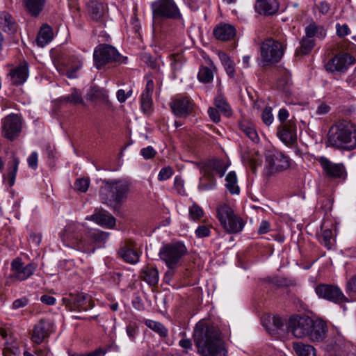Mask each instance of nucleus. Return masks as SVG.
Returning a JSON list of instances; mask_svg holds the SVG:
<instances>
[{
	"label": "nucleus",
	"instance_id": "obj_42",
	"mask_svg": "<svg viewBox=\"0 0 356 356\" xmlns=\"http://www.w3.org/2000/svg\"><path fill=\"white\" fill-rule=\"evenodd\" d=\"M215 67L212 63L209 64V66H202L197 74L198 80L202 83H209L213 79V70Z\"/></svg>",
	"mask_w": 356,
	"mask_h": 356
},
{
	"label": "nucleus",
	"instance_id": "obj_32",
	"mask_svg": "<svg viewBox=\"0 0 356 356\" xmlns=\"http://www.w3.org/2000/svg\"><path fill=\"white\" fill-rule=\"evenodd\" d=\"M240 131L250 138L254 143L259 141V137L256 130L254 124L247 120L241 121L238 123Z\"/></svg>",
	"mask_w": 356,
	"mask_h": 356
},
{
	"label": "nucleus",
	"instance_id": "obj_51",
	"mask_svg": "<svg viewBox=\"0 0 356 356\" xmlns=\"http://www.w3.org/2000/svg\"><path fill=\"white\" fill-rule=\"evenodd\" d=\"M126 333L131 342L135 343L139 333V327L136 322H129L126 326Z\"/></svg>",
	"mask_w": 356,
	"mask_h": 356
},
{
	"label": "nucleus",
	"instance_id": "obj_21",
	"mask_svg": "<svg viewBox=\"0 0 356 356\" xmlns=\"http://www.w3.org/2000/svg\"><path fill=\"white\" fill-rule=\"evenodd\" d=\"M327 331V326L323 320L312 318V325L308 330L309 333L307 334L306 338L312 342H322L326 338Z\"/></svg>",
	"mask_w": 356,
	"mask_h": 356
},
{
	"label": "nucleus",
	"instance_id": "obj_57",
	"mask_svg": "<svg viewBox=\"0 0 356 356\" xmlns=\"http://www.w3.org/2000/svg\"><path fill=\"white\" fill-rule=\"evenodd\" d=\"M195 235L198 238H203L209 236L211 234L210 228L209 226L202 225L197 227L195 232Z\"/></svg>",
	"mask_w": 356,
	"mask_h": 356
},
{
	"label": "nucleus",
	"instance_id": "obj_7",
	"mask_svg": "<svg viewBox=\"0 0 356 356\" xmlns=\"http://www.w3.org/2000/svg\"><path fill=\"white\" fill-rule=\"evenodd\" d=\"M93 59L95 65L101 69L106 64L113 63H125L126 57H122L118 50L110 44H100L94 50Z\"/></svg>",
	"mask_w": 356,
	"mask_h": 356
},
{
	"label": "nucleus",
	"instance_id": "obj_22",
	"mask_svg": "<svg viewBox=\"0 0 356 356\" xmlns=\"http://www.w3.org/2000/svg\"><path fill=\"white\" fill-rule=\"evenodd\" d=\"M29 70L28 63L21 62L18 66L10 70L9 76L13 85L19 86L26 82L29 77Z\"/></svg>",
	"mask_w": 356,
	"mask_h": 356
},
{
	"label": "nucleus",
	"instance_id": "obj_54",
	"mask_svg": "<svg viewBox=\"0 0 356 356\" xmlns=\"http://www.w3.org/2000/svg\"><path fill=\"white\" fill-rule=\"evenodd\" d=\"M261 120L267 126H270L273 123L274 117L272 113L271 107L267 106L264 109L261 113Z\"/></svg>",
	"mask_w": 356,
	"mask_h": 356
},
{
	"label": "nucleus",
	"instance_id": "obj_48",
	"mask_svg": "<svg viewBox=\"0 0 356 356\" xmlns=\"http://www.w3.org/2000/svg\"><path fill=\"white\" fill-rule=\"evenodd\" d=\"M219 58L227 74V75L232 78L235 74V67L234 62L230 58L223 52L219 54Z\"/></svg>",
	"mask_w": 356,
	"mask_h": 356
},
{
	"label": "nucleus",
	"instance_id": "obj_36",
	"mask_svg": "<svg viewBox=\"0 0 356 356\" xmlns=\"http://www.w3.org/2000/svg\"><path fill=\"white\" fill-rule=\"evenodd\" d=\"M333 225L330 224V227L326 225V222H323L321 225V235L319 238L320 242L327 249H331L333 245Z\"/></svg>",
	"mask_w": 356,
	"mask_h": 356
},
{
	"label": "nucleus",
	"instance_id": "obj_28",
	"mask_svg": "<svg viewBox=\"0 0 356 356\" xmlns=\"http://www.w3.org/2000/svg\"><path fill=\"white\" fill-rule=\"evenodd\" d=\"M47 0H22L25 11L31 17H37L44 10Z\"/></svg>",
	"mask_w": 356,
	"mask_h": 356
},
{
	"label": "nucleus",
	"instance_id": "obj_55",
	"mask_svg": "<svg viewBox=\"0 0 356 356\" xmlns=\"http://www.w3.org/2000/svg\"><path fill=\"white\" fill-rule=\"evenodd\" d=\"M90 184V180L88 178L77 179L74 183V186L76 190L80 192L85 193L88 190Z\"/></svg>",
	"mask_w": 356,
	"mask_h": 356
},
{
	"label": "nucleus",
	"instance_id": "obj_16",
	"mask_svg": "<svg viewBox=\"0 0 356 356\" xmlns=\"http://www.w3.org/2000/svg\"><path fill=\"white\" fill-rule=\"evenodd\" d=\"M315 292L318 297L337 304L348 302L347 298L337 286L324 284H319L315 288Z\"/></svg>",
	"mask_w": 356,
	"mask_h": 356
},
{
	"label": "nucleus",
	"instance_id": "obj_43",
	"mask_svg": "<svg viewBox=\"0 0 356 356\" xmlns=\"http://www.w3.org/2000/svg\"><path fill=\"white\" fill-rule=\"evenodd\" d=\"M300 44V49L296 50V54L297 55L299 54L307 55L309 54L315 47L316 40L314 38H307V35H305L301 39Z\"/></svg>",
	"mask_w": 356,
	"mask_h": 356
},
{
	"label": "nucleus",
	"instance_id": "obj_60",
	"mask_svg": "<svg viewBox=\"0 0 356 356\" xmlns=\"http://www.w3.org/2000/svg\"><path fill=\"white\" fill-rule=\"evenodd\" d=\"M156 152L152 146H147L140 150V154L145 159H150L154 157Z\"/></svg>",
	"mask_w": 356,
	"mask_h": 356
},
{
	"label": "nucleus",
	"instance_id": "obj_37",
	"mask_svg": "<svg viewBox=\"0 0 356 356\" xmlns=\"http://www.w3.org/2000/svg\"><path fill=\"white\" fill-rule=\"evenodd\" d=\"M141 277L150 286H155L159 279V271L154 267L147 266L143 269Z\"/></svg>",
	"mask_w": 356,
	"mask_h": 356
},
{
	"label": "nucleus",
	"instance_id": "obj_30",
	"mask_svg": "<svg viewBox=\"0 0 356 356\" xmlns=\"http://www.w3.org/2000/svg\"><path fill=\"white\" fill-rule=\"evenodd\" d=\"M119 255L127 263L135 264L139 261L138 253L133 248L132 242H127L119 250Z\"/></svg>",
	"mask_w": 356,
	"mask_h": 356
},
{
	"label": "nucleus",
	"instance_id": "obj_34",
	"mask_svg": "<svg viewBox=\"0 0 356 356\" xmlns=\"http://www.w3.org/2000/svg\"><path fill=\"white\" fill-rule=\"evenodd\" d=\"M305 33L307 38H314V37H316L320 40L324 39L327 35L325 28L314 22L309 24L305 27Z\"/></svg>",
	"mask_w": 356,
	"mask_h": 356
},
{
	"label": "nucleus",
	"instance_id": "obj_41",
	"mask_svg": "<svg viewBox=\"0 0 356 356\" xmlns=\"http://www.w3.org/2000/svg\"><path fill=\"white\" fill-rule=\"evenodd\" d=\"M203 172V176L200 179L199 188L202 191L213 190L216 186V181L213 174L207 175L206 171Z\"/></svg>",
	"mask_w": 356,
	"mask_h": 356
},
{
	"label": "nucleus",
	"instance_id": "obj_31",
	"mask_svg": "<svg viewBox=\"0 0 356 356\" xmlns=\"http://www.w3.org/2000/svg\"><path fill=\"white\" fill-rule=\"evenodd\" d=\"M245 224V222L240 216L234 214L227 220V225L222 227L229 234H238L243 230Z\"/></svg>",
	"mask_w": 356,
	"mask_h": 356
},
{
	"label": "nucleus",
	"instance_id": "obj_25",
	"mask_svg": "<svg viewBox=\"0 0 356 356\" xmlns=\"http://www.w3.org/2000/svg\"><path fill=\"white\" fill-rule=\"evenodd\" d=\"M154 91V82L152 79H147L145 88L141 95L140 104L144 113H147L152 107V93Z\"/></svg>",
	"mask_w": 356,
	"mask_h": 356
},
{
	"label": "nucleus",
	"instance_id": "obj_47",
	"mask_svg": "<svg viewBox=\"0 0 356 356\" xmlns=\"http://www.w3.org/2000/svg\"><path fill=\"white\" fill-rule=\"evenodd\" d=\"M226 188L232 194H238L240 188L237 185V177L234 171L229 172L225 178Z\"/></svg>",
	"mask_w": 356,
	"mask_h": 356
},
{
	"label": "nucleus",
	"instance_id": "obj_19",
	"mask_svg": "<svg viewBox=\"0 0 356 356\" xmlns=\"http://www.w3.org/2000/svg\"><path fill=\"white\" fill-rule=\"evenodd\" d=\"M355 58L346 53L339 54L331 58L326 64L325 69L327 71L344 72L352 64H353Z\"/></svg>",
	"mask_w": 356,
	"mask_h": 356
},
{
	"label": "nucleus",
	"instance_id": "obj_39",
	"mask_svg": "<svg viewBox=\"0 0 356 356\" xmlns=\"http://www.w3.org/2000/svg\"><path fill=\"white\" fill-rule=\"evenodd\" d=\"M214 104L216 108L225 116L229 117L232 114V111L223 95L219 93L215 97Z\"/></svg>",
	"mask_w": 356,
	"mask_h": 356
},
{
	"label": "nucleus",
	"instance_id": "obj_63",
	"mask_svg": "<svg viewBox=\"0 0 356 356\" xmlns=\"http://www.w3.org/2000/svg\"><path fill=\"white\" fill-rule=\"evenodd\" d=\"M28 302L29 300L25 297L17 299L13 302L12 309H17L19 308L24 307L28 305Z\"/></svg>",
	"mask_w": 356,
	"mask_h": 356
},
{
	"label": "nucleus",
	"instance_id": "obj_24",
	"mask_svg": "<svg viewBox=\"0 0 356 356\" xmlns=\"http://www.w3.org/2000/svg\"><path fill=\"white\" fill-rule=\"evenodd\" d=\"M254 7L260 15H273L277 12L279 3L277 0H257Z\"/></svg>",
	"mask_w": 356,
	"mask_h": 356
},
{
	"label": "nucleus",
	"instance_id": "obj_10",
	"mask_svg": "<svg viewBox=\"0 0 356 356\" xmlns=\"http://www.w3.org/2000/svg\"><path fill=\"white\" fill-rule=\"evenodd\" d=\"M63 305L70 311L86 312L94 307L91 297L85 293H70L62 299Z\"/></svg>",
	"mask_w": 356,
	"mask_h": 356
},
{
	"label": "nucleus",
	"instance_id": "obj_35",
	"mask_svg": "<svg viewBox=\"0 0 356 356\" xmlns=\"http://www.w3.org/2000/svg\"><path fill=\"white\" fill-rule=\"evenodd\" d=\"M292 348L297 356H316L315 348L301 341L293 342Z\"/></svg>",
	"mask_w": 356,
	"mask_h": 356
},
{
	"label": "nucleus",
	"instance_id": "obj_4",
	"mask_svg": "<svg viewBox=\"0 0 356 356\" xmlns=\"http://www.w3.org/2000/svg\"><path fill=\"white\" fill-rule=\"evenodd\" d=\"M131 183L123 179H104L99 188V200L104 204L115 207L127 198Z\"/></svg>",
	"mask_w": 356,
	"mask_h": 356
},
{
	"label": "nucleus",
	"instance_id": "obj_40",
	"mask_svg": "<svg viewBox=\"0 0 356 356\" xmlns=\"http://www.w3.org/2000/svg\"><path fill=\"white\" fill-rule=\"evenodd\" d=\"M243 162L255 172L257 168L262 163V156L258 152L250 153L243 156Z\"/></svg>",
	"mask_w": 356,
	"mask_h": 356
},
{
	"label": "nucleus",
	"instance_id": "obj_62",
	"mask_svg": "<svg viewBox=\"0 0 356 356\" xmlns=\"http://www.w3.org/2000/svg\"><path fill=\"white\" fill-rule=\"evenodd\" d=\"M27 163L29 166L35 170L38 168V154L35 152H33L27 159Z\"/></svg>",
	"mask_w": 356,
	"mask_h": 356
},
{
	"label": "nucleus",
	"instance_id": "obj_5",
	"mask_svg": "<svg viewBox=\"0 0 356 356\" xmlns=\"http://www.w3.org/2000/svg\"><path fill=\"white\" fill-rule=\"evenodd\" d=\"M286 44L272 38L266 39L260 48V64L263 66L278 63L282 58Z\"/></svg>",
	"mask_w": 356,
	"mask_h": 356
},
{
	"label": "nucleus",
	"instance_id": "obj_11",
	"mask_svg": "<svg viewBox=\"0 0 356 356\" xmlns=\"http://www.w3.org/2000/svg\"><path fill=\"white\" fill-rule=\"evenodd\" d=\"M312 319L308 316H293L289 320L288 330L296 338H306L312 325Z\"/></svg>",
	"mask_w": 356,
	"mask_h": 356
},
{
	"label": "nucleus",
	"instance_id": "obj_52",
	"mask_svg": "<svg viewBox=\"0 0 356 356\" xmlns=\"http://www.w3.org/2000/svg\"><path fill=\"white\" fill-rule=\"evenodd\" d=\"M106 350L102 348H98L91 352L86 353H69V356H104Z\"/></svg>",
	"mask_w": 356,
	"mask_h": 356
},
{
	"label": "nucleus",
	"instance_id": "obj_58",
	"mask_svg": "<svg viewBox=\"0 0 356 356\" xmlns=\"http://www.w3.org/2000/svg\"><path fill=\"white\" fill-rule=\"evenodd\" d=\"M337 35L340 38H343L348 35L350 33V30L348 26L346 24H337L336 25Z\"/></svg>",
	"mask_w": 356,
	"mask_h": 356
},
{
	"label": "nucleus",
	"instance_id": "obj_6",
	"mask_svg": "<svg viewBox=\"0 0 356 356\" xmlns=\"http://www.w3.org/2000/svg\"><path fill=\"white\" fill-rule=\"evenodd\" d=\"M186 253L187 248L185 244L181 241H175L162 246L159 255L167 267H178Z\"/></svg>",
	"mask_w": 356,
	"mask_h": 356
},
{
	"label": "nucleus",
	"instance_id": "obj_9",
	"mask_svg": "<svg viewBox=\"0 0 356 356\" xmlns=\"http://www.w3.org/2000/svg\"><path fill=\"white\" fill-rule=\"evenodd\" d=\"M54 65L60 74H65L69 79L78 77L77 72L82 67V62L75 56L62 55Z\"/></svg>",
	"mask_w": 356,
	"mask_h": 356
},
{
	"label": "nucleus",
	"instance_id": "obj_2",
	"mask_svg": "<svg viewBox=\"0 0 356 356\" xmlns=\"http://www.w3.org/2000/svg\"><path fill=\"white\" fill-rule=\"evenodd\" d=\"M194 343L201 356H225L219 329L209 321H200L193 333Z\"/></svg>",
	"mask_w": 356,
	"mask_h": 356
},
{
	"label": "nucleus",
	"instance_id": "obj_50",
	"mask_svg": "<svg viewBox=\"0 0 356 356\" xmlns=\"http://www.w3.org/2000/svg\"><path fill=\"white\" fill-rule=\"evenodd\" d=\"M60 100L72 104H82L83 102L81 94L75 88L72 89L71 94L60 97Z\"/></svg>",
	"mask_w": 356,
	"mask_h": 356
},
{
	"label": "nucleus",
	"instance_id": "obj_46",
	"mask_svg": "<svg viewBox=\"0 0 356 356\" xmlns=\"http://www.w3.org/2000/svg\"><path fill=\"white\" fill-rule=\"evenodd\" d=\"M53 38V32L50 26H44L41 28L37 37V42L41 47L47 44Z\"/></svg>",
	"mask_w": 356,
	"mask_h": 356
},
{
	"label": "nucleus",
	"instance_id": "obj_3",
	"mask_svg": "<svg viewBox=\"0 0 356 356\" xmlns=\"http://www.w3.org/2000/svg\"><path fill=\"white\" fill-rule=\"evenodd\" d=\"M328 146L348 150L356 147V129L350 122L342 121L333 124L327 134Z\"/></svg>",
	"mask_w": 356,
	"mask_h": 356
},
{
	"label": "nucleus",
	"instance_id": "obj_15",
	"mask_svg": "<svg viewBox=\"0 0 356 356\" xmlns=\"http://www.w3.org/2000/svg\"><path fill=\"white\" fill-rule=\"evenodd\" d=\"M170 107L175 115L186 118L193 112L195 104L188 97L177 95L170 102Z\"/></svg>",
	"mask_w": 356,
	"mask_h": 356
},
{
	"label": "nucleus",
	"instance_id": "obj_13",
	"mask_svg": "<svg viewBox=\"0 0 356 356\" xmlns=\"http://www.w3.org/2000/svg\"><path fill=\"white\" fill-rule=\"evenodd\" d=\"M54 332L53 323L47 318L40 319L33 326L31 341L36 345L44 342Z\"/></svg>",
	"mask_w": 356,
	"mask_h": 356
},
{
	"label": "nucleus",
	"instance_id": "obj_45",
	"mask_svg": "<svg viewBox=\"0 0 356 356\" xmlns=\"http://www.w3.org/2000/svg\"><path fill=\"white\" fill-rule=\"evenodd\" d=\"M145 325L156 332L161 337L166 338L168 336V329L160 322L147 319L145 322Z\"/></svg>",
	"mask_w": 356,
	"mask_h": 356
},
{
	"label": "nucleus",
	"instance_id": "obj_64",
	"mask_svg": "<svg viewBox=\"0 0 356 356\" xmlns=\"http://www.w3.org/2000/svg\"><path fill=\"white\" fill-rule=\"evenodd\" d=\"M346 289L348 292L356 293V275L353 276L348 281Z\"/></svg>",
	"mask_w": 356,
	"mask_h": 356
},
{
	"label": "nucleus",
	"instance_id": "obj_14",
	"mask_svg": "<svg viewBox=\"0 0 356 356\" xmlns=\"http://www.w3.org/2000/svg\"><path fill=\"white\" fill-rule=\"evenodd\" d=\"M22 120L17 114H10L4 118L1 122L2 136L13 140L22 131Z\"/></svg>",
	"mask_w": 356,
	"mask_h": 356
},
{
	"label": "nucleus",
	"instance_id": "obj_1",
	"mask_svg": "<svg viewBox=\"0 0 356 356\" xmlns=\"http://www.w3.org/2000/svg\"><path fill=\"white\" fill-rule=\"evenodd\" d=\"M108 236V232L90 228L78 222H68L60 233L65 246L86 254L93 253L97 245L105 243Z\"/></svg>",
	"mask_w": 356,
	"mask_h": 356
},
{
	"label": "nucleus",
	"instance_id": "obj_17",
	"mask_svg": "<svg viewBox=\"0 0 356 356\" xmlns=\"http://www.w3.org/2000/svg\"><path fill=\"white\" fill-rule=\"evenodd\" d=\"M324 175L332 179L345 178L347 175L346 168L342 163H335L325 156L317 159Z\"/></svg>",
	"mask_w": 356,
	"mask_h": 356
},
{
	"label": "nucleus",
	"instance_id": "obj_44",
	"mask_svg": "<svg viewBox=\"0 0 356 356\" xmlns=\"http://www.w3.org/2000/svg\"><path fill=\"white\" fill-rule=\"evenodd\" d=\"M19 160L16 156H13L12 160L8 163V182L10 186L15 184L16 174L18 170Z\"/></svg>",
	"mask_w": 356,
	"mask_h": 356
},
{
	"label": "nucleus",
	"instance_id": "obj_29",
	"mask_svg": "<svg viewBox=\"0 0 356 356\" xmlns=\"http://www.w3.org/2000/svg\"><path fill=\"white\" fill-rule=\"evenodd\" d=\"M229 165L222 160L212 159L208 161L203 167L202 171H206L207 175L213 174L216 172L220 177H223Z\"/></svg>",
	"mask_w": 356,
	"mask_h": 356
},
{
	"label": "nucleus",
	"instance_id": "obj_33",
	"mask_svg": "<svg viewBox=\"0 0 356 356\" xmlns=\"http://www.w3.org/2000/svg\"><path fill=\"white\" fill-rule=\"evenodd\" d=\"M87 10L93 20L99 21L104 15V4L97 0H90L87 3Z\"/></svg>",
	"mask_w": 356,
	"mask_h": 356
},
{
	"label": "nucleus",
	"instance_id": "obj_12",
	"mask_svg": "<svg viewBox=\"0 0 356 356\" xmlns=\"http://www.w3.org/2000/svg\"><path fill=\"white\" fill-rule=\"evenodd\" d=\"M37 266L31 263L24 265L22 259L17 257L11 262L10 274L9 275L13 281H24L29 278L35 271Z\"/></svg>",
	"mask_w": 356,
	"mask_h": 356
},
{
	"label": "nucleus",
	"instance_id": "obj_53",
	"mask_svg": "<svg viewBox=\"0 0 356 356\" xmlns=\"http://www.w3.org/2000/svg\"><path fill=\"white\" fill-rule=\"evenodd\" d=\"M188 212L189 218L193 220L200 219L204 215V211L202 209L195 204L189 208Z\"/></svg>",
	"mask_w": 356,
	"mask_h": 356
},
{
	"label": "nucleus",
	"instance_id": "obj_61",
	"mask_svg": "<svg viewBox=\"0 0 356 356\" xmlns=\"http://www.w3.org/2000/svg\"><path fill=\"white\" fill-rule=\"evenodd\" d=\"M170 65L174 72L180 70L183 66V63L180 60V56H172L171 58Z\"/></svg>",
	"mask_w": 356,
	"mask_h": 356
},
{
	"label": "nucleus",
	"instance_id": "obj_26",
	"mask_svg": "<svg viewBox=\"0 0 356 356\" xmlns=\"http://www.w3.org/2000/svg\"><path fill=\"white\" fill-rule=\"evenodd\" d=\"M213 33L216 39L227 41L234 38L236 35V29L229 24H220L214 28Z\"/></svg>",
	"mask_w": 356,
	"mask_h": 356
},
{
	"label": "nucleus",
	"instance_id": "obj_8",
	"mask_svg": "<svg viewBox=\"0 0 356 356\" xmlns=\"http://www.w3.org/2000/svg\"><path fill=\"white\" fill-rule=\"evenodd\" d=\"M154 19H179L180 10L174 0H156L151 5Z\"/></svg>",
	"mask_w": 356,
	"mask_h": 356
},
{
	"label": "nucleus",
	"instance_id": "obj_59",
	"mask_svg": "<svg viewBox=\"0 0 356 356\" xmlns=\"http://www.w3.org/2000/svg\"><path fill=\"white\" fill-rule=\"evenodd\" d=\"M273 326L275 327V330L273 329V330H270V329L266 328L267 331L270 334H276L277 330L280 329L281 327H283L284 321H283V320L280 317H279V316H274L273 318Z\"/></svg>",
	"mask_w": 356,
	"mask_h": 356
},
{
	"label": "nucleus",
	"instance_id": "obj_18",
	"mask_svg": "<svg viewBox=\"0 0 356 356\" xmlns=\"http://www.w3.org/2000/svg\"><path fill=\"white\" fill-rule=\"evenodd\" d=\"M266 161L272 172L285 170L290 165L289 158L279 152H268Z\"/></svg>",
	"mask_w": 356,
	"mask_h": 356
},
{
	"label": "nucleus",
	"instance_id": "obj_27",
	"mask_svg": "<svg viewBox=\"0 0 356 356\" xmlns=\"http://www.w3.org/2000/svg\"><path fill=\"white\" fill-rule=\"evenodd\" d=\"M17 30V24L13 16L6 11L0 12V31L9 35L15 33Z\"/></svg>",
	"mask_w": 356,
	"mask_h": 356
},
{
	"label": "nucleus",
	"instance_id": "obj_20",
	"mask_svg": "<svg viewBox=\"0 0 356 356\" xmlns=\"http://www.w3.org/2000/svg\"><path fill=\"white\" fill-rule=\"evenodd\" d=\"M277 136L286 145H293L297 140V129L296 123L290 120L287 122L277 127Z\"/></svg>",
	"mask_w": 356,
	"mask_h": 356
},
{
	"label": "nucleus",
	"instance_id": "obj_38",
	"mask_svg": "<svg viewBox=\"0 0 356 356\" xmlns=\"http://www.w3.org/2000/svg\"><path fill=\"white\" fill-rule=\"evenodd\" d=\"M235 214L232 208L228 204H224L217 209V218L222 227L227 225V220Z\"/></svg>",
	"mask_w": 356,
	"mask_h": 356
},
{
	"label": "nucleus",
	"instance_id": "obj_49",
	"mask_svg": "<svg viewBox=\"0 0 356 356\" xmlns=\"http://www.w3.org/2000/svg\"><path fill=\"white\" fill-rule=\"evenodd\" d=\"M292 85L291 74L287 71H284L277 82V88L286 92H288L290 86Z\"/></svg>",
	"mask_w": 356,
	"mask_h": 356
},
{
	"label": "nucleus",
	"instance_id": "obj_56",
	"mask_svg": "<svg viewBox=\"0 0 356 356\" xmlns=\"http://www.w3.org/2000/svg\"><path fill=\"white\" fill-rule=\"evenodd\" d=\"M173 174L170 167H165L161 169L158 175V179L161 181L168 179Z\"/></svg>",
	"mask_w": 356,
	"mask_h": 356
},
{
	"label": "nucleus",
	"instance_id": "obj_23",
	"mask_svg": "<svg viewBox=\"0 0 356 356\" xmlns=\"http://www.w3.org/2000/svg\"><path fill=\"white\" fill-rule=\"evenodd\" d=\"M86 220H91L97 225L107 228H112L115 225V218L108 211L95 209L92 215L87 216Z\"/></svg>",
	"mask_w": 356,
	"mask_h": 356
}]
</instances>
